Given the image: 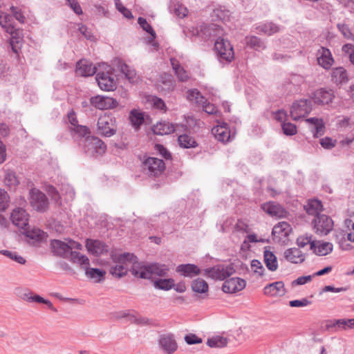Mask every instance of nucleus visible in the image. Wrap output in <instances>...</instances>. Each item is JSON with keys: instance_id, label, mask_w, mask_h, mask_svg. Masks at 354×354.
Returning <instances> with one entry per match:
<instances>
[{"instance_id": "f257e3e1", "label": "nucleus", "mask_w": 354, "mask_h": 354, "mask_svg": "<svg viewBox=\"0 0 354 354\" xmlns=\"http://www.w3.org/2000/svg\"><path fill=\"white\" fill-rule=\"evenodd\" d=\"M110 258L111 263H110L109 273L117 278L126 276L129 267H131L132 274L141 279H151L152 275L165 277L169 270V267L165 264L153 263L144 265L138 262L137 257L133 253L121 254L111 251Z\"/></svg>"}, {"instance_id": "f03ea898", "label": "nucleus", "mask_w": 354, "mask_h": 354, "mask_svg": "<svg viewBox=\"0 0 354 354\" xmlns=\"http://www.w3.org/2000/svg\"><path fill=\"white\" fill-rule=\"evenodd\" d=\"M50 245L54 254L79 263L85 274L88 276V258L77 251L82 250V244L72 239H66L64 241L53 240Z\"/></svg>"}, {"instance_id": "7ed1b4c3", "label": "nucleus", "mask_w": 354, "mask_h": 354, "mask_svg": "<svg viewBox=\"0 0 354 354\" xmlns=\"http://www.w3.org/2000/svg\"><path fill=\"white\" fill-rule=\"evenodd\" d=\"M96 73L95 80L100 88L104 91H113L117 88V80L115 79L113 68L106 64L99 66L94 71Z\"/></svg>"}, {"instance_id": "20e7f679", "label": "nucleus", "mask_w": 354, "mask_h": 354, "mask_svg": "<svg viewBox=\"0 0 354 354\" xmlns=\"http://www.w3.org/2000/svg\"><path fill=\"white\" fill-rule=\"evenodd\" d=\"M315 232L320 236L327 235L333 229L332 218L326 214H317L312 221Z\"/></svg>"}, {"instance_id": "39448f33", "label": "nucleus", "mask_w": 354, "mask_h": 354, "mask_svg": "<svg viewBox=\"0 0 354 354\" xmlns=\"http://www.w3.org/2000/svg\"><path fill=\"white\" fill-rule=\"evenodd\" d=\"M165 169V165L162 160L148 156L143 162V170L150 176L157 177L161 175Z\"/></svg>"}, {"instance_id": "423d86ee", "label": "nucleus", "mask_w": 354, "mask_h": 354, "mask_svg": "<svg viewBox=\"0 0 354 354\" xmlns=\"http://www.w3.org/2000/svg\"><path fill=\"white\" fill-rule=\"evenodd\" d=\"M312 111L310 101L308 100H300L292 103L290 109L291 118L299 120L305 118Z\"/></svg>"}, {"instance_id": "0eeeda50", "label": "nucleus", "mask_w": 354, "mask_h": 354, "mask_svg": "<svg viewBox=\"0 0 354 354\" xmlns=\"http://www.w3.org/2000/svg\"><path fill=\"white\" fill-rule=\"evenodd\" d=\"M234 272L235 270L232 265H217L204 270L205 276L216 280H225Z\"/></svg>"}, {"instance_id": "6e6552de", "label": "nucleus", "mask_w": 354, "mask_h": 354, "mask_svg": "<svg viewBox=\"0 0 354 354\" xmlns=\"http://www.w3.org/2000/svg\"><path fill=\"white\" fill-rule=\"evenodd\" d=\"M97 130L103 136H113L116 131L115 119L109 113L101 115L97 121Z\"/></svg>"}, {"instance_id": "1a4fd4ad", "label": "nucleus", "mask_w": 354, "mask_h": 354, "mask_svg": "<svg viewBox=\"0 0 354 354\" xmlns=\"http://www.w3.org/2000/svg\"><path fill=\"white\" fill-rule=\"evenodd\" d=\"M214 48L221 59L229 62L234 59V49L229 41L218 38L214 44Z\"/></svg>"}, {"instance_id": "9d476101", "label": "nucleus", "mask_w": 354, "mask_h": 354, "mask_svg": "<svg viewBox=\"0 0 354 354\" xmlns=\"http://www.w3.org/2000/svg\"><path fill=\"white\" fill-rule=\"evenodd\" d=\"M187 126L184 124H174L167 121H160L153 126L152 131L156 135H168L175 131H186Z\"/></svg>"}, {"instance_id": "9b49d317", "label": "nucleus", "mask_w": 354, "mask_h": 354, "mask_svg": "<svg viewBox=\"0 0 354 354\" xmlns=\"http://www.w3.org/2000/svg\"><path fill=\"white\" fill-rule=\"evenodd\" d=\"M30 203L33 209L37 211L44 212L46 209L48 204L46 195L40 190L33 188L30 190Z\"/></svg>"}, {"instance_id": "f8f14e48", "label": "nucleus", "mask_w": 354, "mask_h": 354, "mask_svg": "<svg viewBox=\"0 0 354 354\" xmlns=\"http://www.w3.org/2000/svg\"><path fill=\"white\" fill-rule=\"evenodd\" d=\"M158 344L160 349L166 354H173L178 349V344L172 333L160 335L158 339Z\"/></svg>"}, {"instance_id": "ddd939ff", "label": "nucleus", "mask_w": 354, "mask_h": 354, "mask_svg": "<svg viewBox=\"0 0 354 354\" xmlns=\"http://www.w3.org/2000/svg\"><path fill=\"white\" fill-rule=\"evenodd\" d=\"M90 102L100 110L114 109L119 106V102L113 97L96 95L90 99Z\"/></svg>"}, {"instance_id": "4468645a", "label": "nucleus", "mask_w": 354, "mask_h": 354, "mask_svg": "<svg viewBox=\"0 0 354 354\" xmlns=\"http://www.w3.org/2000/svg\"><path fill=\"white\" fill-rule=\"evenodd\" d=\"M310 97L315 104L324 105L333 102L335 94L331 89L319 88L314 91Z\"/></svg>"}, {"instance_id": "2eb2a0df", "label": "nucleus", "mask_w": 354, "mask_h": 354, "mask_svg": "<svg viewBox=\"0 0 354 354\" xmlns=\"http://www.w3.org/2000/svg\"><path fill=\"white\" fill-rule=\"evenodd\" d=\"M246 282L239 277H233L226 280L223 286L222 290L226 293H234L245 288Z\"/></svg>"}, {"instance_id": "dca6fc26", "label": "nucleus", "mask_w": 354, "mask_h": 354, "mask_svg": "<svg viewBox=\"0 0 354 354\" xmlns=\"http://www.w3.org/2000/svg\"><path fill=\"white\" fill-rule=\"evenodd\" d=\"M28 214L21 207L13 209L10 216L12 223L21 229H24L28 225Z\"/></svg>"}, {"instance_id": "f3484780", "label": "nucleus", "mask_w": 354, "mask_h": 354, "mask_svg": "<svg viewBox=\"0 0 354 354\" xmlns=\"http://www.w3.org/2000/svg\"><path fill=\"white\" fill-rule=\"evenodd\" d=\"M286 292L284 283L281 281L270 283L263 288V293L270 297H281Z\"/></svg>"}, {"instance_id": "a211bd4d", "label": "nucleus", "mask_w": 354, "mask_h": 354, "mask_svg": "<svg viewBox=\"0 0 354 354\" xmlns=\"http://www.w3.org/2000/svg\"><path fill=\"white\" fill-rule=\"evenodd\" d=\"M326 328L333 331L346 330L353 328L351 319H339L327 321Z\"/></svg>"}, {"instance_id": "6ab92c4d", "label": "nucleus", "mask_w": 354, "mask_h": 354, "mask_svg": "<svg viewBox=\"0 0 354 354\" xmlns=\"http://www.w3.org/2000/svg\"><path fill=\"white\" fill-rule=\"evenodd\" d=\"M292 231L290 225L285 221L279 222L272 229V234L274 239L280 241L283 238L287 237Z\"/></svg>"}, {"instance_id": "aec40b11", "label": "nucleus", "mask_w": 354, "mask_h": 354, "mask_svg": "<svg viewBox=\"0 0 354 354\" xmlns=\"http://www.w3.org/2000/svg\"><path fill=\"white\" fill-rule=\"evenodd\" d=\"M261 207L264 212L272 216L283 218L287 214L286 209L281 205L274 202L264 203Z\"/></svg>"}, {"instance_id": "412c9836", "label": "nucleus", "mask_w": 354, "mask_h": 354, "mask_svg": "<svg viewBox=\"0 0 354 354\" xmlns=\"http://www.w3.org/2000/svg\"><path fill=\"white\" fill-rule=\"evenodd\" d=\"M319 64L325 69H329L334 63L332 54L329 49L322 47L317 53Z\"/></svg>"}, {"instance_id": "4be33fe9", "label": "nucleus", "mask_w": 354, "mask_h": 354, "mask_svg": "<svg viewBox=\"0 0 354 354\" xmlns=\"http://www.w3.org/2000/svg\"><path fill=\"white\" fill-rule=\"evenodd\" d=\"M176 271L184 277L192 278L201 274V269L195 264H180L176 267Z\"/></svg>"}, {"instance_id": "5701e85b", "label": "nucleus", "mask_w": 354, "mask_h": 354, "mask_svg": "<svg viewBox=\"0 0 354 354\" xmlns=\"http://www.w3.org/2000/svg\"><path fill=\"white\" fill-rule=\"evenodd\" d=\"M212 133L215 138L222 142H227L231 138V132L227 124L217 125L212 128Z\"/></svg>"}, {"instance_id": "b1692460", "label": "nucleus", "mask_w": 354, "mask_h": 354, "mask_svg": "<svg viewBox=\"0 0 354 354\" xmlns=\"http://www.w3.org/2000/svg\"><path fill=\"white\" fill-rule=\"evenodd\" d=\"M8 33L11 35L10 43L12 49L15 53L18 54L23 44L22 30L15 28Z\"/></svg>"}, {"instance_id": "393cba45", "label": "nucleus", "mask_w": 354, "mask_h": 354, "mask_svg": "<svg viewBox=\"0 0 354 354\" xmlns=\"http://www.w3.org/2000/svg\"><path fill=\"white\" fill-rule=\"evenodd\" d=\"M284 258L292 263H301L305 260L304 254L296 248L287 249L284 252Z\"/></svg>"}, {"instance_id": "a878e982", "label": "nucleus", "mask_w": 354, "mask_h": 354, "mask_svg": "<svg viewBox=\"0 0 354 354\" xmlns=\"http://www.w3.org/2000/svg\"><path fill=\"white\" fill-rule=\"evenodd\" d=\"M331 79L337 85L345 84L348 80L347 72L343 67L333 68L331 73Z\"/></svg>"}, {"instance_id": "bb28decb", "label": "nucleus", "mask_w": 354, "mask_h": 354, "mask_svg": "<svg viewBox=\"0 0 354 354\" xmlns=\"http://www.w3.org/2000/svg\"><path fill=\"white\" fill-rule=\"evenodd\" d=\"M68 118L70 124H71V129L76 132L80 136L84 137L88 133V129L86 126L79 125L78 121L75 117L73 111L68 114Z\"/></svg>"}, {"instance_id": "cd10ccee", "label": "nucleus", "mask_w": 354, "mask_h": 354, "mask_svg": "<svg viewBox=\"0 0 354 354\" xmlns=\"http://www.w3.org/2000/svg\"><path fill=\"white\" fill-rule=\"evenodd\" d=\"M129 119L134 129H138L145 122V113L140 109L131 111Z\"/></svg>"}, {"instance_id": "c85d7f7f", "label": "nucleus", "mask_w": 354, "mask_h": 354, "mask_svg": "<svg viewBox=\"0 0 354 354\" xmlns=\"http://www.w3.org/2000/svg\"><path fill=\"white\" fill-rule=\"evenodd\" d=\"M109 251L108 245L99 240L90 239V254L99 256Z\"/></svg>"}, {"instance_id": "c756f323", "label": "nucleus", "mask_w": 354, "mask_h": 354, "mask_svg": "<svg viewBox=\"0 0 354 354\" xmlns=\"http://www.w3.org/2000/svg\"><path fill=\"white\" fill-rule=\"evenodd\" d=\"M304 209L308 214L317 216L321 214L320 212L323 209L322 203L317 199L309 200L308 203L304 206Z\"/></svg>"}, {"instance_id": "7c9ffc66", "label": "nucleus", "mask_w": 354, "mask_h": 354, "mask_svg": "<svg viewBox=\"0 0 354 354\" xmlns=\"http://www.w3.org/2000/svg\"><path fill=\"white\" fill-rule=\"evenodd\" d=\"M319 244L317 246L315 243V248L312 249L313 252L318 256H326L332 252L333 250V245L330 242H318Z\"/></svg>"}, {"instance_id": "2f4dec72", "label": "nucleus", "mask_w": 354, "mask_h": 354, "mask_svg": "<svg viewBox=\"0 0 354 354\" xmlns=\"http://www.w3.org/2000/svg\"><path fill=\"white\" fill-rule=\"evenodd\" d=\"M23 230H24L23 233L25 234V236L32 241H41L45 238L46 236L45 232L39 228L34 227L30 230L29 227L27 226Z\"/></svg>"}, {"instance_id": "473e14b6", "label": "nucleus", "mask_w": 354, "mask_h": 354, "mask_svg": "<svg viewBox=\"0 0 354 354\" xmlns=\"http://www.w3.org/2000/svg\"><path fill=\"white\" fill-rule=\"evenodd\" d=\"M263 257L264 262L268 270H270V271H275L277 270V259L272 252L269 250H265L263 253Z\"/></svg>"}, {"instance_id": "72a5a7b5", "label": "nucleus", "mask_w": 354, "mask_h": 354, "mask_svg": "<svg viewBox=\"0 0 354 354\" xmlns=\"http://www.w3.org/2000/svg\"><path fill=\"white\" fill-rule=\"evenodd\" d=\"M178 142L180 147L185 149L195 148L198 146V143L194 138L188 134L179 136L178 138Z\"/></svg>"}, {"instance_id": "f704fd0d", "label": "nucleus", "mask_w": 354, "mask_h": 354, "mask_svg": "<svg viewBox=\"0 0 354 354\" xmlns=\"http://www.w3.org/2000/svg\"><path fill=\"white\" fill-rule=\"evenodd\" d=\"M171 64L180 81L186 82L189 80V77L187 72L179 64L176 59H171Z\"/></svg>"}, {"instance_id": "c9c22d12", "label": "nucleus", "mask_w": 354, "mask_h": 354, "mask_svg": "<svg viewBox=\"0 0 354 354\" xmlns=\"http://www.w3.org/2000/svg\"><path fill=\"white\" fill-rule=\"evenodd\" d=\"M147 102L152 108L159 110L162 113H165L167 111V107L165 102L160 97L151 95L147 97Z\"/></svg>"}, {"instance_id": "e433bc0d", "label": "nucleus", "mask_w": 354, "mask_h": 354, "mask_svg": "<svg viewBox=\"0 0 354 354\" xmlns=\"http://www.w3.org/2000/svg\"><path fill=\"white\" fill-rule=\"evenodd\" d=\"M192 289L196 293L203 294L208 292L209 286L204 279L198 278L192 281Z\"/></svg>"}, {"instance_id": "4c0bfd02", "label": "nucleus", "mask_w": 354, "mask_h": 354, "mask_svg": "<svg viewBox=\"0 0 354 354\" xmlns=\"http://www.w3.org/2000/svg\"><path fill=\"white\" fill-rule=\"evenodd\" d=\"M306 122L313 125L315 129V135L321 136L324 132V123L322 119L317 118H310L306 120Z\"/></svg>"}, {"instance_id": "58836bf2", "label": "nucleus", "mask_w": 354, "mask_h": 354, "mask_svg": "<svg viewBox=\"0 0 354 354\" xmlns=\"http://www.w3.org/2000/svg\"><path fill=\"white\" fill-rule=\"evenodd\" d=\"M90 149H93L96 153L102 154L105 153L106 145L99 138L92 137L90 138Z\"/></svg>"}, {"instance_id": "ea45409f", "label": "nucleus", "mask_w": 354, "mask_h": 354, "mask_svg": "<svg viewBox=\"0 0 354 354\" xmlns=\"http://www.w3.org/2000/svg\"><path fill=\"white\" fill-rule=\"evenodd\" d=\"M207 344L211 348H223L227 344V339L221 336H214L209 338Z\"/></svg>"}, {"instance_id": "a19ab883", "label": "nucleus", "mask_w": 354, "mask_h": 354, "mask_svg": "<svg viewBox=\"0 0 354 354\" xmlns=\"http://www.w3.org/2000/svg\"><path fill=\"white\" fill-rule=\"evenodd\" d=\"M315 241L313 240V235L311 234L301 235L297 239V244L299 247L304 248L308 244H310L311 250L315 248Z\"/></svg>"}, {"instance_id": "79ce46f5", "label": "nucleus", "mask_w": 354, "mask_h": 354, "mask_svg": "<svg viewBox=\"0 0 354 354\" xmlns=\"http://www.w3.org/2000/svg\"><path fill=\"white\" fill-rule=\"evenodd\" d=\"M174 286V280L173 279H160L154 281V286L156 288L163 290H169Z\"/></svg>"}, {"instance_id": "37998d69", "label": "nucleus", "mask_w": 354, "mask_h": 354, "mask_svg": "<svg viewBox=\"0 0 354 354\" xmlns=\"http://www.w3.org/2000/svg\"><path fill=\"white\" fill-rule=\"evenodd\" d=\"M10 16L4 12L0 11V25L7 32L15 29V28L10 24Z\"/></svg>"}, {"instance_id": "c03bdc74", "label": "nucleus", "mask_w": 354, "mask_h": 354, "mask_svg": "<svg viewBox=\"0 0 354 354\" xmlns=\"http://www.w3.org/2000/svg\"><path fill=\"white\" fill-rule=\"evenodd\" d=\"M86 59H81L77 63L75 73L77 76H88V66Z\"/></svg>"}, {"instance_id": "a18cd8bd", "label": "nucleus", "mask_w": 354, "mask_h": 354, "mask_svg": "<svg viewBox=\"0 0 354 354\" xmlns=\"http://www.w3.org/2000/svg\"><path fill=\"white\" fill-rule=\"evenodd\" d=\"M106 271L98 268H90V279L94 280L95 283H100L105 279Z\"/></svg>"}, {"instance_id": "49530a36", "label": "nucleus", "mask_w": 354, "mask_h": 354, "mask_svg": "<svg viewBox=\"0 0 354 354\" xmlns=\"http://www.w3.org/2000/svg\"><path fill=\"white\" fill-rule=\"evenodd\" d=\"M0 254L10 258V259H12L21 265L25 264L26 262V259L23 257L19 255L15 252H12V251L7 250H2L0 251Z\"/></svg>"}, {"instance_id": "de8ad7c7", "label": "nucleus", "mask_w": 354, "mask_h": 354, "mask_svg": "<svg viewBox=\"0 0 354 354\" xmlns=\"http://www.w3.org/2000/svg\"><path fill=\"white\" fill-rule=\"evenodd\" d=\"M4 181L6 185L10 189H15L16 186L19 184V180L15 174L11 171H8L6 173Z\"/></svg>"}, {"instance_id": "09e8293b", "label": "nucleus", "mask_w": 354, "mask_h": 354, "mask_svg": "<svg viewBox=\"0 0 354 354\" xmlns=\"http://www.w3.org/2000/svg\"><path fill=\"white\" fill-rule=\"evenodd\" d=\"M246 44L255 49L264 48L263 43L256 36H248L245 38Z\"/></svg>"}, {"instance_id": "8fccbe9b", "label": "nucleus", "mask_w": 354, "mask_h": 354, "mask_svg": "<svg viewBox=\"0 0 354 354\" xmlns=\"http://www.w3.org/2000/svg\"><path fill=\"white\" fill-rule=\"evenodd\" d=\"M258 28L260 31L268 35L276 33L279 30V27L272 23L265 24L259 26Z\"/></svg>"}, {"instance_id": "3c124183", "label": "nucleus", "mask_w": 354, "mask_h": 354, "mask_svg": "<svg viewBox=\"0 0 354 354\" xmlns=\"http://www.w3.org/2000/svg\"><path fill=\"white\" fill-rule=\"evenodd\" d=\"M187 99L195 103H203L204 97L197 89H191L188 91Z\"/></svg>"}, {"instance_id": "603ef678", "label": "nucleus", "mask_w": 354, "mask_h": 354, "mask_svg": "<svg viewBox=\"0 0 354 354\" xmlns=\"http://www.w3.org/2000/svg\"><path fill=\"white\" fill-rule=\"evenodd\" d=\"M19 297L25 301L37 303V298H39V295H34L33 292L29 290H25L20 294Z\"/></svg>"}, {"instance_id": "864d4df0", "label": "nucleus", "mask_w": 354, "mask_h": 354, "mask_svg": "<svg viewBox=\"0 0 354 354\" xmlns=\"http://www.w3.org/2000/svg\"><path fill=\"white\" fill-rule=\"evenodd\" d=\"M281 127L283 133L287 136H293L297 133V126L290 122H283Z\"/></svg>"}, {"instance_id": "5fc2aeb1", "label": "nucleus", "mask_w": 354, "mask_h": 354, "mask_svg": "<svg viewBox=\"0 0 354 354\" xmlns=\"http://www.w3.org/2000/svg\"><path fill=\"white\" fill-rule=\"evenodd\" d=\"M138 22L143 30L149 32L152 36L153 38H155L156 32L151 26V25L145 19L142 17H139L138 19Z\"/></svg>"}, {"instance_id": "6e6d98bb", "label": "nucleus", "mask_w": 354, "mask_h": 354, "mask_svg": "<svg viewBox=\"0 0 354 354\" xmlns=\"http://www.w3.org/2000/svg\"><path fill=\"white\" fill-rule=\"evenodd\" d=\"M251 268L253 272L256 274H258L260 277L263 275L264 268L262 263L257 259H253L251 261Z\"/></svg>"}, {"instance_id": "4d7b16f0", "label": "nucleus", "mask_w": 354, "mask_h": 354, "mask_svg": "<svg viewBox=\"0 0 354 354\" xmlns=\"http://www.w3.org/2000/svg\"><path fill=\"white\" fill-rule=\"evenodd\" d=\"M9 196L8 193L0 189V211H4L8 206Z\"/></svg>"}, {"instance_id": "13d9d810", "label": "nucleus", "mask_w": 354, "mask_h": 354, "mask_svg": "<svg viewBox=\"0 0 354 354\" xmlns=\"http://www.w3.org/2000/svg\"><path fill=\"white\" fill-rule=\"evenodd\" d=\"M342 52L349 55V60L354 65V46L351 44H346L342 46Z\"/></svg>"}, {"instance_id": "bf43d9fd", "label": "nucleus", "mask_w": 354, "mask_h": 354, "mask_svg": "<svg viewBox=\"0 0 354 354\" xmlns=\"http://www.w3.org/2000/svg\"><path fill=\"white\" fill-rule=\"evenodd\" d=\"M132 322L140 326H151L153 324L152 319L145 317H133Z\"/></svg>"}, {"instance_id": "052dcab7", "label": "nucleus", "mask_w": 354, "mask_h": 354, "mask_svg": "<svg viewBox=\"0 0 354 354\" xmlns=\"http://www.w3.org/2000/svg\"><path fill=\"white\" fill-rule=\"evenodd\" d=\"M185 341L187 344H200L203 342L202 339L198 337L195 334L190 333L189 335H185Z\"/></svg>"}, {"instance_id": "680f3d73", "label": "nucleus", "mask_w": 354, "mask_h": 354, "mask_svg": "<svg viewBox=\"0 0 354 354\" xmlns=\"http://www.w3.org/2000/svg\"><path fill=\"white\" fill-rule=\"evenodd\" d=\"M311 304V301L306 298H303L301 300H292L289 302L291 307H304Z\"/></svg>"}, {"instance_id": "e2e57ef3", "label": "nucleus", "mask_w": 354, "mask_h": 354, "mask_svg": "<svg viewBox=\"0 0 354 354\" xmlns=\"http://www.w3.org/2000/svg\"><path fill=\"white\" fill-rule=\"evenodd\" d=\"M115 6H116V8L117 9L121 12L123 14V15L126 17V18H128V19H131L133 18V15H132V13L131 12L127 9V8H125L120 2H118V1H116L115 2Z\"/></svg>"}, {"instance_id": "0e129e2a", "label": "nucleus", "mask_w": 354, "mask_h": 354, "mask_svg": "<svg viewBox=\"0 0 354 354\" xmlns=\"http://www.w3.org/2000/svg\"><path fill=\"white\" fill-rule=\"evenodd\" d=\"M234 229L238 232L243 233H248L250 232V227L248 224L241 220H238L235 224Z\"/></svg>"}, {"instance_id": "69168bd1", "label": "nucleus", "mask_w": 354, "mask_h": 354, "mask_svg": "<svg viewBox=\"0 0 354 354\" xmlns=\"http://www.w3.org/2000/svg\"><path fill=\"white\" fill-rule=\"evenodd\" d=\"M335 140L330 138H324L320 140L321 145L325 149H331L335 146Z\"/></svg>"}, {"instance_id": "338daca9", "label": "nucleus", "mask_w": 354, "mask_h": 354, "mask_svg": "<svg viewBox=\"0 0 354 354\" xmlns=\"http://www.w3.org/2000/svg\"><path fill=\"white\" fill-rule=\"evenodd\" d=\"M10 10L17 20H18L21 23L24 22L25 17L18 8L11 6Z\"/></svg>"}, {"instance_id": "774afa93", "label": "nucleus", "mask_w": 354, "mask_h": 354, "mask_svg": "<svg viewBox=\"0 0 354 354\" xmlns=\"http://www.w3.org/2000/svg\"><path fill=\"white\" fill-rule=\"evenodd\" d=\"M312 280V276L308 275V276H302L298 277L297 279L294 280L292 281V286H299V285H304Z\"/></svg>"}]
</instances>
